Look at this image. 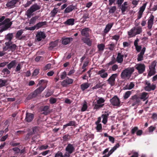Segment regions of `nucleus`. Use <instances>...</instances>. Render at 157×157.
Returning <instances> with one entry per match:
<instances>
[{
    "label": "nucleus",
    "instance_id": "nucleus-1",
    "mask_svg": "<svg viewBox=\"0 0 157 157\" xmlns=\"http://www.w3.org/2000/svg\"><path fill=\"white\" fill-rule=\"evenodd\" d=\"M134 71L133 67H129L124 70L121 72V76L122 79H129Z\"/></svg>",
    "mask_w": 157,
    "mask_h": 157
},
{
    "label": "nucleus",
    "instance_id": "nucleus-2",
    "mask_svg": "<svg viewBox=\"0 0 157 157\" xmlns=\"http://www.w3.org/2000/svg\"><path fill=\"white\" fill-rule=\"evenodd\" d=\"M142 31V29L141 27H134L128 32V34L129 37H131L135 36L136 35L140 34Z\"/></svg>",
    "mask_w": 157,
    "mask_h": 157
},
{
    "label": "nucleus",
    "instance_id": "nucleus-3",
    "mask_svg": "<svg viewBox=\"0 0 157 157\" xmlns=\"http://www.w3.org/2000/svg\"><path fill=\"white\" fill-rule=\"evenodd\" d=\"M129 102L132 106H137L141 104L140 98L137 95H135L131 97L129 99Z\"/></svg>",
    "mask_w": 157,
    "mask_h": 157
},
{
    "label": "nucleus",
    "instance_id": "nucleus-4",
    "mask_svg": "<svg viewBox=\"0 0 157 157\" xmlns=\"http://www.w3.org/2000/svg\"><path fill=\"white\" fill-rule=\"evenodd\" d=\"M40 8L41 6L37 3L33 5L27 11L26 15L28 17H30L31 16L33 12L40 9Z\"/></svg>",
    "mask_w": 157,
    "mask_h": 157
},
{
    "label": "nucleus",
    "instance_id": "nucleus-5",
    "mask_svg": "<svg viewBox=\"0 0 157 157\" xmlns=\"http://www.w3.org/2000/svg\"><path fill=\"white\" fill-rule=\"evenodd\" d=\"M98 98L97 104L94 105V108L96 109L102 107L104 105V103L105 101V100L103 98L98 97Z\"/></svg>",
    "mask_w": 157,
    "mask_h": 157
},
{
    "label": "nucleus",
    "instance_id": "nucleus-6",
    "mask_svg": "<svg viewBox=\"0 0 157 157\" xmlns=\"http://www.w3.org/2000/svg\"><path fill=\"white\" fill-rule=\"evenodd\" d=\"M75 150V148L72 144H69L66 148V152L64 154V157H69L70 154Z\"/></svg>",
    "mask_w": 157,
    "mask_h": 157
},
{
    "label": "nucleus",
    "instance_id": "nucleus-7",
    "mask_svg": "<svg viewBox=\"0 0 157 157\" xmlns=\"http://www.w3.org/2000/svg\"><path fill=\"white\" fill-rule=\"evenodd\" d=\"M135 67L139 74L143 73L145 71V66L144 64L143 63L136 64L135 66Z\"/></svg>",
    "mask_w": 157,
    "mask_h": 157
},
{
    "label": "nucleus",
    "instance_id": "nucleus-8",
    "mask_svg": "<svg viewBox=\"0 0 157 157\" xmlns=\"http://www.w3.org/2000/svg\"><path fill=\"white\" fill-rule=\"evenodd\" d=\"M111 104L114 106H120L121 103L119 98L116 96H115L110 100Z\"/></svg>",
    "mask_w": 157,
    "mask_h": 157
},
{
    "label": "nucleus",
    "instance_id": "nucleus-9",
    "mask_svg": "<svg viewBox=\"0 0 157 157\" xmlns=\"http://www.w3.org/2000/svg\"><path fill=\"white\" fill-rule=\"evenodd\" d=\"M118 76L117 74H112L109 78L107 80L108 83L111 86H113L115 84V79Z\"/></svg>",
    "mask_w": 157,
    "mask_h": 157
},
{
    "label": "nucleus",
    "instance_id": "nucleus-10",
    "mask_svg": "<svg viewBox=\"0 0 157 157\" xmlns=\"http://www.w3.org/2000/svg\"><path fill=\"white\" fill-rule=\"evenodd\" d=\"M146 86L145 87V89L147 91H150L151 90H153L155 88L156 86L154 84H151L149 81H146L145 82Z\"/></svg>",
    "mask_w": 157,
    "mask_h": 157
},
{
    "label": "nucleus",
    "instance_id": "nucleus-11",
    "mask_svg": "<svg viewBox=\"0 0 157 157\" xmlns=\"http://www.w3.org/2000/svg\"><path fill=\"white\" fill-rule=\"evenodd\" d=\"M147 3L146 2L143 4V6L140 8L138 12V19H139L142 17L143 13L145 10Z\"/></svg>",
    "mask_w": 157,
    "mask_h": 157
},
{
    "label": "nucleus",
    "instance_id": "nucleus-12",
    "mask_svg": "<svg viewBox=\"0 0 157 157\" xmlns=\"http://www.w3.org/2000/svg\"><path fill=\"white\" fill-rule=\"evenodd\" d=\"M154 18V16L153 15H151L148 18L147 21V27L149 29H151L152 27L153 24Z\"/></svg>",
    "mask_w": 157,
    "mask_h": 157
},
{
    "label": "nucleus",
    "instance_id": "nucleus-13",
    "mask_svg": "<svg viewBox=\"0 0 157 157\" xmlns=\"http://www.w3.org/2000/svg\"><path fill=\"white\" fill-rule=\"evenodd\" d=\"M45 37V34L43 32H38L36 35V40L39 41L41 40L42 39H44Z\"/></svg>",
    "mask_w": 157,
    "mask_h": 157
},
{
    "label": "nucleus",
    "instance_id": "nucleus-14",
    "mask_svg": "<svg viewBox=\"0 0 157 157\" xmlns=\"http://www.w3.org/2000/svg\"><path fill=\"white\" fill-rule=\"evenodd\" d=\"M98 74L100 75L101 77L103 78H106L108 76V73L105 71V70L103 69H102L101 70L99 71Z\"/></svg>",
    "mask_w": 157,
    "mask_h": 157
},
{
    "label": "nucleus",
    "instance_id": "nucleus-15",
    "mask_svg": "<svg viewBox=\"0 0 157 157\" xmlns=\"http://www.w3.org/2000/svg\"><path fill=\"white\" fill-rule=\"evenodd\" d=\"M146 50V48L144 47L142 49L141 52L138 55L137 58L138 61H141L143 59V55Z\"/></svg>",
    "mask_w": 157,
    "mask_h": 157
},
{
    "label": "nucleus",
    "instance_id": "nucleus-16",
    "mask_svg": "<svg viewBox=\"0 0 157 157\" xmlns=\"http://www.w3.org/2000/svg\"><path fill=\"white\" fill-rule=\"evenodd\" d=\"M90 30L88 28H86L83 29L81 31V34L82 36L88 37L89 36V33Z\"/></svg>",
    "mask_w": 157,
    "mask_h": 157
},
{
    "label": "nucleus",
    "instance_id": "nucleus-17",
    "mask_svg": "<svg viewBox=\"0 0 157 157\" xmlns=\"http://www.w3.org/2000/svg\"><path fill=\"white\" fill-rule=\"evenodd\" d=\"M12 24V22L11 21L7 23L4 26H2V28L0 29V33H2L4 31L6 30L9 28Z\"/></svg>",
    "mask_w": 157,
    "mask_h": 157
},
{
    "label": "nucleus",
    "instance_id": "nucleus-18",
    "mask_svg": "<svg viewBox=\"0 0 157 157\" xmlns=\"http://www.w3.org/2000/svg\"><path fill=\"white\" fill-rule=\"evenodd\" d=\"M7 43H8L9 49L12 52L14 51L17 47V45L15 44H13L12 42H8Z\"/></svg>",
    "mask_w": 157,
    "mask_h": 157
},
{
    "label": "nucleus",
    "instance_id": "nucleus-19",
    "mask_svg": "<svg viewBox=\"0 0 157 157\" xmlns=\"http://www.w3.org/2000/svg\"><path fill=\"white\" fill-rule=\"evenodd\" d=\"M33 114L28 113H26L25 120L27 122H31L33 120Z\"/></svg>",
    "mask_w": 157,
    "mask_h": 157
},
{
    "label": "nucleus",
    "instance_id": "nucleus-20",
    "mask_svg": "<svg viewBox=\"0 0 157 157\" xmlns=\"http://www.w3.org/2000/svg\"><path fill=\"white\" fill-rule=\"evenodd\" d=\"M62 39V43L64 45L68 44L73 40V38L71 37L63 38Z\"/></svg>",
    "mask_w": 157,
    "mask_h": 157
},
{
    "label": "nucleus",
    "instance_id": "nucleus-21",
    "mask_svg": "<svg viewBox=\"0 0 157 157\" xmlns=\"http://www.w3.org/2000/svg\"><path fill=\"white\" fill-rule=\"evenodd\" d=\"M113 25V23H110L107 24L105 29L104 30V32L105 33H107L110 30Z\"/></svg>",
    "mask_w": 157,
    "mask_h": 157
},
{
    "label": "nucleus",
    "instance_id": "nucleus-22",
    "mask_svg": "<svg viewBox=\"0 0 157 157\" xmlns=\"http://www.w3.org/2000/svg\"><path fill=\"white\" fill-rule=\"evenodd\" d=\"M134 86V83L133 82H131L124 86L123 88V89L130 90L132 89Z\"/></svg>",
    "mask_w": 157,
    "mask_h": 157
},
{
    "label": "nucleus",
    "instance_id": "nucleus-23",
    "mask_svg": "<svg viewBox=\"0 0 157 157\" xmlns=\"http://www.w3.org/2000/svg\"><path fill=\"white\" fill-rule=\"evenodd\" d=\"M18 2V0H12L11 1L8 2L6 4L8 7L12 8L13 7L16 3Z\"/></svg>",
    "mask_w": 157,
    "mask_h": 157
},
{
    "label": "nucleus",
    "instance_id": "nucleus-24",
    "mask_svg": "<svg viewBox=\"0 0 157 157\" xmlns=\"http://www.w3.org/2000/svg\"><path fill=\"white\" fill-rule=\"evenodd\" d=\"M49 109V106H45L42 108H41V111H43L42 113L45 115H47L49 113V111L48 110Z\"/></svg>",
    "mask_w": 157,
    "mask_h": 157
},
{
    "label": "nucleus",
    "instance_id": "nucleus-25",
    "mask_svg": "<svg viewBox=\"0 0 157 157\" xmlns=\"http://www.w3.org/2000/svg\"><path fill=\"white\" fill-rule=\"evenodd\" d=\"M124 56V55H122L120 53H118L116 58L117 62L119 63H122L123 61Z\"/></svg>",
    "mask_w": 157,
    "mask_h": 157
},
{
    "label": "nucleus",
    "instance_id": "nucleus-26",
    "mask_svg": "<svg viewBox=\"0 0 157 157\" xmlns=\"http://www.w3.org/2000/svg\"><path fill=\"white\" fill-rule=\"evenodd\" d=\"M148 93L145 92H143L140 96V97L139 98L143 100V101H145L148 98Z\"/></svg>",
    "mask_w": 157,
    "mask_h": 157
},
{
    "label": "nucleus",
    "instance_id": "nucleus-27",
    "mask_svg": "<svg viewBox=\"0 0 157 157\" xmlns=\"http://www.w3.org/2000/svg\"><path fill=\"white\" fill-rule=\"evenodd\" d=\"M119 144H117L116 145L114 146L108 153V154L107 155V156L108 157L114 151L119 147Z\"/></svg>",
    "mask_w": 157,
    "mask_h": 157
},
{
    "label": "nucleus",
    "instance_id": "nucleus-28",
    "mask_svg": "<svg viewBox=\"0 0 157 157\" xmlns=\"http://www.w3.org/2000/svg\"><path fill=\"white\" fill-rule=\"evenodd\" d=\"M16 61L14 60L12 61L7 66L8 68L10 70L12 68H14L16 66Z\"/></svg>",
    "mask_w": 157,
    "mask_h": 157
},
{
    "label": "nucleus",
    "instance_id": "nucleus-29",
    "mask_svg": "<svg viewBox=\"0 0 157 157\" xmlns=\"http://www.w3.org/2000/svg\"><path fill=\"white\" fill-rule=\"evenodd\" d=\"M58 41L56 40L54 42H52L50 44V46L49 48L50 50L54 48L57 45Z\"/></svg>",
    "mask_w": 157,
    "mask_h": 157
},
{
    "label": "nucleus",
    "instance_id": "nucleus-30",
    "mask_svg": "<svg viewBox=\"0 0 157 157\" xmlns=\"http://www.w3.org/2000/svg\"><path fill=\"white\" fill-rule=\"evenodd\" d=\"M45 87H43L42 86H40L33 92L34 93L36 94V96H37V94H40L41 92L44 90Z\"/></svg>",
    "mask_w": 157,
    "mask_h": 157
},
{
    "label": "nucleus",
    "instance_id": "nucleus-31",
    "mask_svg": "<svg viewBox=\"0 0 157 157\" xmlns=\"http://www.w3.org/2000/svg\"><path fill=\"white\" fill-rule=\"evenodd\" d=\"M82 41L85 43L86 44L90 46L91 44L92 41L89 38H83L82 39Z\"/></svg>",
    "mask_w": 157,
    "mask_h": 157
},
{
    "label": "nucleus",
    "instance_id": "nucleus-32",
    "mask_svg": "<svg viewBox=\"0 0 157 157\" xmlns=\"http://www.w3.org/2000/svg\"><path fill=\"white\" fill-rule=\"evenodd\" d=\"M96 124L97 125L96 127V129L98 132H100L102 131V125L101 124L99 123V121H98L97 122H96Z\"/></svg>",
    "mask_w": 157,
    "mask_h": 157
},
{
    "label": "nucleus",
    "instance_id": "nucleus-33",
    "mask_svg": "<svg viewBox=\"0 0 157 157\" xmlns=\"http://www.w3.org/2000/svg\"><path fill=\"white\" fill-rule=\"evenodd\" d=\"M74 19L70 18L64 22L65 25H73L74 24Z\"/></svg>",
    "mask_w": 157,
    "mask_h": 157
},
{
    "label": "nucleus",
    "instance_id": "nucleus-34",
    "mask_svg": "<svg viewBox=\"0 0 157 157\" xmlns=\"http://www.w3.org/2000/svg\"><path fill=\"white\" fill-rule=\"evenodd\" d=\"M46 24L47 22L46 21L41 22H39L35 25L36 28L38 29L44 25H46Z\"/></svg>",
    "mask_w": 157,
    "mask_h": 157
},
{
    "label": "nucleus",
    "instance_id": "nucleus-35",
    "mask_svg": "<svg viewBox=\"0 0 157 157\" xmlns=\"http://www.w3.org/2000/svg\"><path fill=\"white\" fill-rule=\"evenodd\" d=\"M74 9V6L70 5L68 6L64 10V13H67L70 12L72 11Z\"/></svg>",
    "mask_w": 157,
    "mask_h": 157
},
{
    "label": "nucleus",
    "instance_id": "nucleus-36",
    "mask_svg": "<svg viewBox=\"0 0 157 157\" xmlns=\"http://www.w3.org/2000/svg\"><path fill=\"white\" fill-rule=\"evenodd\" d=\"M109 114H103L102 116L103 118L102 122L104 124H106L107 122V118Z\"/></svg>",
    "mask_w": 157,
    "mask_h": 157
},
{
    "label": "nucleus",
    "instance_id": "nucleus-37",
    "mask_svg": "<svg viewBox=\"0 0 157 157\" xmlns=\"http://www.w3.org/2000/svg\"><path fill=\"white\" fill-rule=\"evenodd\" d=\"M39 18V16H36L32 18L30 20L29 23L30 24H34L37 19Z\"/></svg>",
    "mask_w": 157,
    "mask_h": 157
},
{
    "label": "nucleus",
    "instance_id": "nucleus-38",
    "mask_svg": "<svg viewBox=\"0 0 157 157\" xmlns=\"http://www.w3.org/2000/svg\"><path fill=\"white\" fill-rule=\"evenodd\" d=\"M13 34L12 33H9L6 36L5 39L8 40V42H11V40L13 38Z\"/></svg>",
    "mask_w": 157,
    "mask_h": 157
},
{
    "label": "nucleus",
    "instance_id": "nucleus-39",
    "mask_svg": "<svg viewBox=\"0 0 157 157\" xmlns=\"http://www.w3.org/2000/svg\"><path fill=\"white\" fill-rule=\"evenodd\" d=\"M90 85L88 83H85L81 85V87L82 90L87 89L89 87Z\"/></svg>",
    "mask_w": 157,
    "mask_h": 157
},
{
    "label": "nucleus",
    "instance_id": "nucleus-40",
    "mask_svg": "<svg viewBox=\"0 0 157 157\" xmlns=\"http://www.w3.org/2000/svg\"><path fill=\"white\" fill-rule=\"evenodd\" d=\"M82 106L81 111L82 112H84L86 111L88 107L87 102L85 101L82 104Z\"/></svg>",
    "mask_w": 157,
    "mask_h": 157
},
{
    "label": "nucleus",
    "instance_id": "nucleus-41",
    "mask_svg": "<svg viewBox=\"0 0 157 157\" xmlns=\"http://www.w3.org/2000/svg\"><path fill=\"white\" fill-rule=\"evenodd\" d=\"M36 96V94H35L33 92L30 94L27 97V99L28 100H30L33 98H34Z\"/></svg>",
    "mask_w": 157,
    "mask_h": 157
},
{
    "label": "nucleus",
    "instance_id": "nucleus-42",
    "mask_svg": "<svg viewBox=\"0 0 157 157\" xmlns=\"http://www.w3.org/2000/svg\"><path fill=\"white\" fill-rule=\"evenodd\" d=\"M7 82V80L0 79V88L6 86V83Z\"/></svg>",
    "mask_w": 157,
    "mask_h": 157
},
{
    "label": "nucleus",
    "instance_id": "nucleus-43",
    "mask_svg": "<svg viewBox=\"0 0 157 157\" xmlns=\"http://www.w3.org/2000/svg\"><path fill=\"white\" fill-rule=\"evenodd\" d=\"M10 20L9 18H7L4 21L0 23V29H1L2 26H4L7 23L10 21Z\"/></svg>",
    "mask_w": 157,
    "mask_h": 157
},
{
    "label": "nucleus",
    "instance_id": "nucleus-44",
    "mask_svg": "<svg viewBox=\"0 0 157 157\" xmlns=\"http://www.w3.org/2000/svg\"><path fill=\"white\" fill-rule=\"evenodd\" d=\"M131 94V92L130 91H127L125 92L124 95V99H127L129 97Z\"/></svg>",
    "mask_w": 157,
    "mask_h": 157
},
{
    "label": "nucleus",
    "instance_id": "nucleus-45",
    "mask_svg": "<svg viewBox=\"0 0 157 157\" xmlns=\"http://www.w3.org/2000/svg\"><path fill=\"white\" fill-rule=\"evenodd\" d=\"M105 47L104 44H102L98 45V48L99 51H103L104 50Z\"/></svg>",
    "mask_w": 157,
    "mask_h": 157
},
{
    "label": "nucleus",
    "instance_id": "nucleus-46",
    "mask_svg": "<svg viewBox=\"0 0 157 157\" xmlns=\"http://www.w3.org/2000/svg\"><path fill=\"white\" fill-rule=\"evenodd\" d=\"M150 71L148 73V75L150 76H152L154 75L155 73V69L149 68Z\"/></svg>",
    "mask_w": 157,
    "mask_h": 157
},
{
    "label": "nucleus",
    "instance_id": "nucleus-47",
    "mask_svg": "<svg viewBox=\"0 0 157 157\" xmlns=\"http://www.w3.org/2000/svg\"><path fill=\"white\" fill-rule=\"evenodd\" d=\"M103 86V85L101 83H99L96 84V85L95 86H94L92 88V89L94 90L101 88Z\"/></svg>",
    "mask_w": 157,
    "mask_h": 157
},
{
    "label": "nucleus",
    "instance_id": "nucleus-48",
    "mask_svg": "<svg viewBox=\"0 0 157 157\" xmlns=\"http://www.w3.org/2000/svg\"><path fill=\"white\" fill-rule=\"evenodd\" d=\"M58 10L57 8H55L51 12V16L54 17L55 15L57 13Z\"/></svg>",
    "mask_w": 157,
    "mask_h": 157
},
{
    "label": "nucleus",
    "instance_id": "nucleus-49",
    "mask_svg": "<svg viewBox=\"0 0 157 157\" xmlns=\"http://www.w3.org/2000/svg\"><path fill=\"white\" fill-rule=\"evenodd\" d=\"M23 33V31L22 30H19L16 34V37L17 38H19L20 36Z\"/></svg>",
    "mask_w": 157,
    "mask_h": 157
},
{
    "label": "nucleus",
    "instance_id": "nucleus-50",
    "mask_svg": "<svg viewBox=\"0 0 157 157\" xmlns=\"http://www.w3.org/2000/svg\"><path fill=\"white\" fill-rule=\"evenodd\" d=\"M88 62L87 61L84 62L82 67V69L83 70L82 72H84L86 70V67L88 66Z\"/></svg>",
    "mask_w": 157,
    "mask_h": 157
},
{
    "label": "nucleus",
    "instance_id": "nucleus-51",
    "mask_svg": "<svg viewBox=\"0 0 157 157\" xmlns=\"http://www.w3.org/2000/svg\"><path fill=\"white\" fill-rule=\"evenodd\" d=\"M116 7L115 6H113L111 7L110 9L109 10V12L110 13H113L116 10Z\"/></svg>",
    "mask_w": 157,
    "mask_h": 157
},
{
    "label": "nucleus",
    "instance_id": "nucleus-52",
    "mask_svg": "<svg viewBox=\"0 0 157 157\" xmlns=\"http://www.w3.org/2000/svg\"><path fill=\"white\" fill-rule=\"evenodd\" d=\"M156 65V62L154 61L151 63V66H149V68L155 69Z\"/></svg>",
    "mask_w": 157,
    "mask_h": 157
},
{
    "label": "nucleus",
    "instance_id": "nucleus-53",
    "mask_svg": "<svg viewBox=\"0 0 157 157\" xmlns=\"http://www.w3.org/2000/svg\"><path fill=\"white\" fill-rule=\"evenodd\" d=\"M48 147V146L47 145H42L40 147H39V148L40 150H45Z\"/></svg>",
    "mask_w": 157,
    "mask_h": 157
},
{
    "label": "nucleus",
    "instance_id": "nucleus-54",
    "mask_svg": "<svg viewBox=\"0 0 157 157\" xmlns=\"http://www.w3.org/2000/svg\"><path fill=\"white\" fill-rule=\"evenodd\" d=\"M127 8V6H124L123 5H121V9L122 11V13H123L125 11Z\"/></svg>",
    "mask_w": 157,
    "mask_h": 157
},
{
    "label": "nucleus",
    "instance_id": "nucleus-55",
    "mask_svg": "<svg viewBox=\"0 0 157 157\" xmlns=\"http://www.w3.org/2000/svg\"><path fill=\"white\" fill-rule=\"evenodd\" d=\"M131 154H132L131 157H138V153L137 152H132L131 153H129V155H130Z\"/></svg>",
    "mask_w": 157,
    "mask_h": 157
},
{
    "label": "nucleus",
    "instance_id": "nucleus-56",
    "mask_svg": "<svg viewBox=\"0 0 157 157\" xmlns=\"http://www.w3.org/2000/svg\"><path fill=\"white\" fill-rule=\"evenodd\" d=\"M50 103L52 104H53L56 103V98H52L49 100Z\"/></svg>",
    "mask_w": 157,
    "mask_h": 157
},
{
    "label": "nucleus",
    "instance_id": "nucleus-57",
    "mask_svg": "<svg viewBox=\"0 0 157 157\" xmlns=\"http://www.w3.org/2000/svg\"><path fill=\"white\" fill-rule=\"evenodd\" d=\"M36 29V28L35 25H34L33 26H32V27H26L25 28V29L28 30H34Z\"/></svg>",
    "mask_w": 157,
    "mask_h": 157
},
{
    "label": "nucleus",
    "instance_id": "nucleus-58",
    "mask_svg": "<svg viewBox=\"0 0 157 157\" xmlns=\"http://www.w3.org/2000/svg\"><path fill=\"white\" fill-rule=\"evenodd\" d=\"M138 129V128L135 127L132 128L131 130V133L132 134H134Z\"/></svg>",
    "mask_w": 157,
    "mask_h": 157
},
{
    "label": "nucleus",
    "instance_id": "nucleus-59",
    "mask_svg": "<svg viewBox=\"0 0 157 157\" xmlns=\"http://www.w3.org/2000/svg\"><path fill=\"white\" fill-rule=\"evenodd\" d=\"M156 127L151 126L149 128V131L150 132L152 133L155 129Z\"/></svg>",
    "mask_w": 157,
    "mask_h": 157
},
{
    "label": "nucleus",
    "instance_id": "nucleus-60",
    "mask_svg": "<svg viewBox=\"0 0 157 157\" xmlns=\"http://www.w3.org/2000/svg\"><path fill=\"white\" fill-rule=\"evenodd\" d=\"M109 49L110 50H113L115 46L113 43H112L109 45Z\"/></svg>",
    "mask_w": 157,
    "mask_h": 157
},
{
    "label": "nucleus",
    "instance_id": "nucleus-61",
    "mask_svg": "<svg viewBox=\"0 0 157 157\" xmlns=\"http://www.w3.org/2000/svg\"><path fill=\"white\" fill-rule=\"evenodd\" d=\"M60 156V157H64L62 153L59 151H58L55 155V157H58Z\"/></svg>",
    "mask_w": 157,
    "mask_h": 157
},
{
    "label": "nucleus",
    "instance_id": "nucleus-62",
    "mask_svg": "<svg viewBox=\"0 0 157 157\" xmlns=\"http://www.w3.org/2000/svg\"><path fill=\"white\" fill-rule=\"evenodd\" d=\"M39 71V70L38 69H35L34 70V71L33 73V76H36L38 74Z\"/></svg>",
    "mask_w": 157,
    "mask_h": 157
},
{
    "label": "nucleus",
    "instance_id": "nucleus-63",
    "mask_svg": "<svg viewBox=\"0 0 157 157\" xmlns=\"http://www.w3.org/2000/svg\"><path fill=\"white\" fill-rule=\"evenodd\" d=\"M67 75L66 72L65 71L63 72L60 77L62 79H63L65 78Z\"/></svg>",
    "mask_w": 157,
    "mask_h": 157
},
{
    "label": "nucleus",
    "instance_id": "nucleus-64",
    "mask_svg": "<svg viewBox=\"0 0 157 157\" xmlns=\"http://www.w3.org/2000/svg\"><path fill=\"white\" fill-rule=\"evenodd\" d=\"M51 65L50 64H48L45 66L44 68V70H46L47 69H49L50 68Z\"/></svg>",
    "mask_w": 157,
    "mask_h": 157
}]
</instances>
